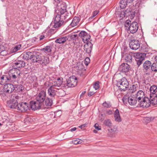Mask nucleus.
Returning a JSON list of instances; mask_svg holds the SVG:
<instances>
[{
    "label": "nucleus",
    "instance_id": "1",
    "mask_svg": "<svg viewBox=\"0 0 157 157\" xmlns=\"http://www.w3.org/2000/svg\"><path fill=\"white\" fill-rule=\"evenodd\" d=\"M33 62L37 63L41 65H46L49 62V58L47 57H45L41 54H36L34 57Z\"/></svg>",
    "mask_w": 157,
    "mask_h": 157
},
{
    "label": "nucleus",
    "instance_id": "2",
    "mask_svg": "<svg viewBox=\"0 0 157 157\" xmlns=\"http://www.w3.org/2000/svg\"><path fill=\"white\" fill-rule=\"evenodd\" d=\"M117 86L121 91H125L128 88L129 83L126 78H123L118 81Z\"/></svg>",
    "mask_w": 157,
    "mask_h": 157
},
{
    "label": "nucleus",
    "instance_id": "3",
    "mask_svg": "<svg viewBox=\"0 0 157 157\" xmlns=\"http://www.w3.org/2000/svg\"><path fill=\"white\" fill-rule=\"evenodd\" d=\"M146 55V53H144L138 52L135 54L134 56L138 66L142 64V61L144 60Z\"/></svg>",
    "mask_w": 157,
    "mask_h": 157
},
{
    "label": "nucleus",
    "instance_id": "4",
    "mask_svg": "<svg viewBox=\"0 0 157 157\" xmlns=\"http://www.w3.org/2000/svg\"><path fill=\"white\" fill-rule=\"evenodd\" d=\"M46 97V92L42 90L41 91L37 96L35 100L37 101L38 102L40 103L43 105H44V101L45 100Z\"/></svg>",
    "mask_w": 157,
    "mask_h": 157
},
{
    "label": "nucleus",
    "instance_id": "5",
    "mask_svg": "<svg viewBox=\"0 0 157 157\" xmlns=\"http://www.w3.org/2000/svg\"><path fill=\"white\" fill-rule=\"evenodd\" d=\"M77 84V79L75 76H72L69 77L67 80V86L68 87H74Z\"/></svg>",
    "mask_w": 157,
    "mask_h": 157
},
{
    "label": "nucleus",
    "instance_id": "6",
    "mask_svg": "<svg viewBox=\"0 0 157 157\" xmlns=\"http://www.w3.org/2000/svg\"><path fill=\"white\" fill-rule=\"evenodd\" d=\"M17 111L19 112H25L29 109L28 103L25 102H22L18 104Z\"/></svg>",
    "mask_w": 157,
    "mask_h": 157
},
{
    "label": "nucleus",
    "instance_id": "7",
    "mask_svg": "<svg viewBox=\"0 0 157 157\" xmlns=\"http://www.w3.org/2000/svg\"><path fill=\"white\" fill-rule=\"evenodd\" d=\"M64 21L61 19L59 14L57 15L55 18L54 27L56 28L61 26L63 24Z\"/></svg>",
    "mask_w": 157,
    "mask_h": 157
},
{
    "label": "nucleus",
    "instance_id": "8",
    "mask_svg": "<svg viewBox=\"0 0 157 157\" xmlns=\"http://www.w3.org/2000/svg\"><path fill=\"white\" fill-rule=\"evenodd\" d=\"M79 36L82 39L84 43L89 42V41L90 38V36L85 31H81L79 33Z\"/></svg>",
    "mask_w": 157,
    "mask_h": 157
},
{
    "label": "nucleus",
    "instance_id": "9",
    "mask_svg": "<svg viewBox=\"0 0 157 157\" xmlns=\"http://www.w3.org/2000/svg\"><path fill=\"white\" fill-rule=\"evenodd\" d=\"M139 102L140 106L144 108L148 107L151 104L149 99L147 97H144L143 101L141 100Z\"/></svg>",
    "mask_w": 157,
    "mask_h": 157
},
{
    "label": "nucleus",
    "instance_id": "10",
    "mask_svg": "<svg viewBox=\"0 0 157 157\" xmlns=\"http://www.w3.org/2000/svg\"><path fill=\"white\" fill-rule=\"evenodd\" d=\"M30 105L32 109L34 110L40 109L41 107L43 105L36 100L31 101L30 103Z\"/></svg>",
    "mask_w": 157,
    "mask_h": 157
},
{
    "label": "nucleus",
    "instance_id": "11",
    "mask_svg": "<svg viewBox=\"0 0 157 157\" xmlns=\"http://www.w3.org/2000/svg\"><path fill=\"white\" fill-rule=\"evenodd\" d=\"M138 29V24L135 21H134L131 23L128 27L130 32L132 33H134L136 32Z\"/></svg>",
    "mask_w": 157,
    "mask_h": 157
},
{
    "label": "nucleus",
    "instance_id": "12",
    "mask_svg": "<svg viewBox=\"0 0 157 157\" xmlns=\"http://www.w3.org/2000/svg\"><path fill=\"white\" fill-rule=\"evenodd\" d=\"M129 45L130 48L133 50H136L140 47L139 41L137 40H132L129 42Z\"/></svg>",
    "mask_w": 157,
    "mask_h": 157
},
{
    "label": "nucleus",
    "instance_id": "13",
    "mask_svg": "<svg viewBox=\"0 0 157 157\" xmlns=\"http://www.w3.org/2000/svg\"><path fill=\"white\" fill-rule=\"evenodd\" d=\"M55 85H52L48 89V94L51 97L54 98L56 95V90H59V88H56L54 87Z\"/></svg>",
    "mask_w": 157,
    "mask_h": 157
},
{
    "label": "nucleus",
    "instance_id": "14",
    "mask_svg": "<svg viewBox=\"0 0 157 157\" xmlns=\"http://www.w3.org/2000/svg\"><path fill=\"white\" fill-rule=\"evenodd\" d=\"M8 106L11 109H14L17 110L18 103L17 100H10L8 101Z\"/></svg>",
    "mask_w": 157,
    "mask_h": 157
},
{
    "label": "nucleus",
    "instance_id": "15",
    "mask_svg": "<svg viewBox=\"0 0 157 157\" xmlns=\"http://www.w3.org/2000/svg\"><path fill=\"white\" fill-rule=\"evenodd\" d=\"M129 66L128 64L123 63L120 66L118 70L120 71L125 73L129 71Z\"/></svg>",
    "mask_w": 157,
    "mask_h": 157
},
{
    "label": "nucleus",
    "instance_id": "16",
    "mask_svg": "<svg viewBox=\"0 0 157 157\" xmlns=\"http://www.w3.org/2000/svg\"><path fill=\"white\" fill-rule=\"evenodd\" d=\"M3 89L5 91L8 93H11L14 90V85L11 84H7L4 86Z\"/></svg>",
    "mask_w": 157,
    "mask_h": 157
},
{
    "label": "nucleus",
    "instance_id": "17",
    "mask_svg": "<svg viewBox=\"0 0 157 157\" xmlns=\"http://www.w3.org/2000/svg\"><path fill=\"white\" fill-rule=\"evenodd\" d=\"M93 44L90 42H86L84 46V50L87 53H90L92 50Z\"/></svg>",
    "mask_w": 157,
    "mask_h": 157
},
{
    "label": "nucleus",
    "instance_id": "18",
    "mask_svg": "<svg viewBox=\"0 0 157 157\" xmlns=\"http://www.w3.org/2000/svg\"><path fill=\"white\" fill-rule=\"evenodd\" d=\"M25 66V63L22 60L17 61L13 64V67L15 68H21Z\"/></svg>",
    "mask_w": 157,
    "mask_h": 157
},
{
    "label": "nucleus",
    "instance_id": "19",
    "mask_svg": "<svg viewBox=\"0 0 157 157\" xmlns=\"http://www.w3.org/2000/svg\"><path fill=\"white\" fill-rule=\"evenodd\" d=\"M144 97H145L144 93L141 90L138 91L136 95V99L139 102L141 101V99H143L144 98Z\"/></svg>",
    "mask_w": 157,
    "mask_h": 157
},
{
    "label": "nucleus",
    "instance_id": "20",
    "mask_svg": "<svg viewBox=\"0 0 157 157\" xmlns=\"http://www.w3.org/2000/svg\"><path fill=\"white\" fill-rule=\"evenodd\" d=\"M137 100L136 95L132 94L131 96L128 97V103L130 105H133L136 104Z\"/></svg>",
    "mask_w": 157,
    "mask_h": 157
},
{
    "label": "nucleus",
    "instance_id": "21",
    "mask_svg": "<svg viewBox=\"0 0 157 157\" xmlns=\"http://www.w3.org/2000/svg\"><path fill=\"white\" fill-rule=\"evenodd\" d=\"M115 121L118 122H120L121 121L122 119L120 115L119 110L118 109H117L114 113Z\"/></svg>",
    "mask_w": 157,
    "mask_h": 157
},
{
    "label": "nucleus",
    "instance_id": "22",
    "mask_svg": "<svg viewBox=\"0 0 157 157\" xmlns=\"http://www.w3.org/2000/svg\"><path fill=\"white\" fill-rule=\"evenodd\" d=\"M150 101L153 105L157 104V95L156 94H150Z\"/></svg>",
    "mask_w": 157,
    "mask_h": 157
},
{
    "label": "nucleus",
    "instance_id": "23",
    "mask_svg": "<svg viewBox=\"0 0 157 157\" xmlns=\"http://www.w3.org/2000/svg\"><path fill=\"white\" fill-rule=\"evenodd\" d=\"M24 58L27 60L31 59L33 62V59H34V57L35 55H34L33 53L30 52H27L25 54H24Z\"/></svg>",
    "mask_w": 157,
    "mask_h": 157
},
{
    "label": "nucleus",
    "instance_id": "24",
    "mask_svg": "<svg viewBox=\"0 0 157 157\" xmlns=\"http://www.w3.org/2000/svg\"><path fill=\"white\" fill-rule=\"evenodd\" d=\"M13 70L10 71L9 73V78L8 81L10 82L15 81L17 77L13 73Z\"/></svg>",
    "mask_w": 157,
    "mask_h": 157
},
{
    "label": "nucleus",
    "instance_id": "25",
    "mask_svg": "<svg viewBox=\"0 0 157 157\" xmlns=\"http://www.w3.org/2000/svg\"><path fill=\"white\" fill-rule=\"evenodd\" d=\"M60 16H61V18L63 20L64 19L67 21L70 18V14L67 12V11L65 12H63V13H59Z\"/></svg>",
    "mask_w": 157,
    "mask_h": 157
},
{
    "label": "nucleus",
    "instance_id": "26",
    "mask_svg": "<svg viewBox=\"0 0 157 157\" xmlns=\"http://www.w3.org/2000/svg\"><path fill=\"white\" fill-rule=\"evenodd\" d=\"M68 39L67 36H64L57 39L55 40V42L59 44H63L68 40Z\"/></svg>",
    "mask_w": 157,
    "mask_h": 157
},
{
    "label": "nucleus",
    "instance_id": "27",
    "mask_svg": "<svg viewBox=\"0 0 157 157\" xmlns=\"http://www.w3.org/2000/svg\"><path fill=\"white\" fill-rule=\"evenodd\" d=\"M8 54L7 51L6 50V48L2 45H0V55L6 56Z\"/></svg>",
    "mask_w": 157,
    "mask_h": 157
},
{
    "label": "nucleus",
    "instance_id": "28",
    "mask_svg": "<svg viewBox=\"0 0 157 157\" xmlns=\"http://www.w3.org/2000/svg\"><path fill=\"white\" fill-rule=\"evenodd\" d=\"M67 6L66 3L62 2L60 5V7L59 8V13H63V12L67 11Z\"/></svg>",
    "mask_w": 157,
    "mask_h": 157
},
{
    "label": "nucleus",
    "instance_id": "29",
    "mask_svg": "<svg viewBox=\"0 0 157 157\" xmlns=\"http://www.w3.org/2000/svg\"><path fill=\"white\" fill-rule=\"evenodd\" d=\"M151 65V63L150 61H146L143 64V67L144 70L147 71L150 68Z\"/></svg>",
    "mask_w": 157,
    "mask_h": 157
},
{
    "label": "nucleus",
    "instance_id": "30",
    "mask_svg": "<svg viewBox=\"0 0 157 157\" xmlns=\"http://www.w3.org/2000/svg\"><path fill=\"white\" fill-rule=\"evenodd\" d=\"M79 21L80 19L78 17H75L73 18L71 25L72 27L75 26L78 24Z\"/></svg>",
    "mask_w": 157,
    "mask_h": 157
},
{
    "label": "nucleus",
    "instance_id": "31",
    "mask_svg": "<svg viewBox=\"0 0 157 157\" xmlns=\"http://www.w3.org/2000/svg\"><path fill=\"white\" fill-rule=\"evenodd\" d=\"M62 83V81L60 78H58L56 81L55 82L54 84L53 85H55L54 87L57 88V87H59Z\"/></svg>",
    "mask_w": 157,
    "mask_h": 157
},
{
    "label": "nucleus",
    "instance_id": "32",
    "mask_svg": "<svg viewBox=\"0 0 157 157\" xmlns=\"http://www.w3.org/2000/svg\"><path fill=\"white\" fill-rule=\"evenodd\" d=\"M132 10L131 9H128L124 11L121 12V14L124 15V17H129L131 14Z\"/></svg>",
    "mask_w": 157,
    "mask_h": 157
},
{
    "label": "nucleus",
    "instance_id": "33",
    "mask_svg": "<svg viewBox=\"0 0 157 157\" xmlns=\"http://www.w3.org/2000/svg\"><path fill=\"white\" fill-rule=\"evenodd\" d=\"M123 58L127 62H130L132 61V56L131 55L128 54H125L123 56Z\"/></svg>",
    "mask_w": 157,
    "mask_h": 157
},
{
    "label": "nucleus",
    "instance_id": "34",
    "mask_svg": "<svg viewBox=\"0 0 157 157\" xmlns=\"http://www.w3.org/2000/svg\"><path fill=\"white\" fill-rule=\"evenodd\" d=\"M44 101L45 105L47 106H50L52 104V100L48 98H45Z\"/></svg>",
    "mask_w": 157,
    "mask_h": 157
},
{
    "label": "nucleus",
    "instance_id": "35",
    "mask_svg": "<svg viewBox=\"0 0 157 157\" xmlns=\"http://www.w3.org/2000/svg\"><path fill=\"white\" fill-rule=\"evenodd\" d=\"M103 124L109 128H111L112 125V123L110 119L105 120L103 122Z\"/></svg>",
    "mask_w": 157,
    "mask_h": 157
},
{
    "label": "nucleus",
    "instance_id": "36",
    "mask_svg": "<svg viewBox=\"0 0 157 157\" xmlns=\"http://www.w3.org/2000/svg\"><path fill=\"white\" fill-rule=\"evenodd\" d=\"M127 1L126 0H121L120 2V7L121 9H124L126 7L127 5Z\"/></svg>",
    "mask_w": 157,
    "mask_h": 157
},
{
    "label": "nucleus",
    "instance_id": "37",
    "mask_svg": "<svg viewBox=\"0 0 157 157\" xmlns=\"http://www.w3.org/2000/svg\"><path fill=\"white\" fill-rule=\"evenodd\" d=\"M21 47V44L16 45L11 48L10 52L12 53H14L17 52L18 50H19L20 49Z\"/></svg>",
    "mask_w": 157,
    "mask_h": 157
},
{
    "label": "nucleus",
    "instance_id": "38",
    "mask_svg": "<svg viewBox=\"0 0 157 157\" xmlns=\"http://www.w3.org/2000/svg\"><path fill=\"white\" fill-rule=\"evenodd\" d=\"M14 87V90L17 92H21L22 90L23 86L21 85H15Z\"/></svg>",
    "mask_w": 157,
    "mask_h": 157
},
{
    "label": "nucleus",
    "instance_id": "39",
    "mask_svg": "<svg viewBox=\"0 0 157 157\" xmlns=\"http://www.w3.org/2000/svg\"><path fill=\"white\" fill-rule=\"evenodd\" d=\"M150 90L151 94H156L157 92V86L155 85H152L150 87Z\"/></svg>",
    "mask_w": 157,
    "mask_h": 157
},
{
    "label": "nucleus",
    "instance_id": "40",
    "mask_svg": "<svg viewBox=\"0 0 157 157\" xmlns=\"http://www.w3.org/2000/svg\"><path fill=\"white\" fill-rule=\"evenodd\" d=\"M68 39V40L70 41L71 40H75L77 38V34H70L67 36Z\"/></svg>",
    "mask_w": 157,
    "mask_h": 157
},
{
    "label": "nucleus",
    "instance_id": "41",
    "mask_svg": "<svg viewBox=\"0 0 157 157\" xmlns=\"http://www.w3.org/2000/svg\"><path fill=\"white\" fill-rule=\"evenodd\" d=\"M141 51L144 52H147L149 51L150 48L147 45H143L141 47Z\"/></svg>",
    "mask_w": 157,
    "mask_h": 157
},
{
    "label": "nucleus",
    "instance_id": "42",
    "mask_svg": "<svg viewBox=\"0 0 157 157\" xmlns=\"http://www.w3.org/2000/svg\"><path fill=\"white\" fill-rule=\"evenodd\" d=\"M9 77L7 75H3L0 78V80L2 82H4L6 81V80L8 81Z\"/></svg>",
    "mask_w": 157,
    "mask_h": 157
},
{
    "label": "nucleus",
    "instance_id": "43",
    "mask_svg": "<svg viewBox=\"0 0 157 157\" xmlns=\"http://www.w3.org/2000/svg\"><path fill=\"white\" fill-rule=\"evenodd\" d=\"M151 68L152 71H157V63H154L151 65Z\"/></svg>",
    "mask_w": 157,
    "mask_h": 157
},
{
    "label": "nucleus",
    "instance_id": "44",
    "mask_svg": "<svg viewBox=\"0 0 157 157\" xmlns=\"http://www.w3.org/2000/svg\"><path fill=\"white\" fill-rule=\"evenodd\" d=\"M83 141L79 139H77L72 141L73 143L75 144H77L82 143Z\"/></svg>",
    "mask_w": 157,
    "mask_h": 157
},
{
    "label": "nucleus",
    "instance_id": "45",
    "mask_svg": "<svg viewBox=\"0 0 157 157\" xmlns=\"http://www.w3.org/2000/svg\"><path fill=\"white\" fill-rule=\"evenodd\" d=\"M102 105L104 107L106 108H109L111 106V105L110 102H107L105 101L102 104Z\"/></svg>",
    "mask_w": 157,
    "mask_h": 157
},
{
    "label": "nucleus",
    "instance_id": "46",
    "mask_svg": "<svg viewBox=\"0 0 157 157\" xmlns=\"http://www.w3.org/2000/svg\"><path fill=\"white\" fill-rule=\"evenodd\" d=\"M43 50L46 53H48L51 52V49L49 46H47L43 49Z\"/></svg>",
    "mask_w": 157,
    "mask_h": 157
},
{
    "label": "nucleus",
    "instance_id": "47",
    "mask_svg": "<svg viewBox=\"0 0 157 157\" xmlns=\"http://www.w3.org/2000/svg\"><path fill=\"white\" fill-rule=\"evenodd\" d=\"M93 87L95 90H98L99 88V82H96L93 85Z\"/></svg>",
    "mask_w": 157,
    "mask_h": 157
},
{
    "label": "nucleus",
    "instance_id": "48",
    "mask_svg": "<svg viewBox=\"0 0 157 157\" xmlns=\"http://www.w3.org/2000/svg\"><path fill=\"white\" fill-rule=\"evenodd\" d=\"M122 100L124 104H127V102H128V98L127 96H124Z\"/></svg>",
    "mask_w": 157,
    "mask_h": 157
},
{
    "label": "nucleus",
    "instance_id": "49",
    "mask_svg": "<svg viewBox=\"0 0 157 157\" xmlns=\"http://www.w3.org/2000/svg\"><path fill=\"white\" fill-rule=\"evenodd\" d=\"M96 129L97 130H101V127L99 126L98 124L96 123L94 125Z\"/></svg>",
    "mask_w": 157,
    "mask_h": 157
},
{
    "label": "nucleus",
    "instance_id": "50",
    "mask_svg": "<svg viewBox=\"0 0 157 157\" xmlns=\"http://www.w3.org/2000/svg\"><path fill=\"white\" fill-rule=\"evenodd\" d=\"M14 71V73L17 77H18L21 73L20 71L19 70H13V71Z\"/></svg>",
    "mask_w": 157,
    "mask_h": 157
},
{
    "label": "nucleus",
    "instance_id": "51",
    "mask_svg": "<svg viewBox=\"0 0 157 157\" xmlns=\"http://www.w3.org/2000/svg\"><path fill=\"white\" fill-rule=\"evenodd\" d=\"M90 58L88 57H86L85 59L84 63L86 66H87L88 65L89 63H90Z\"/></svg>",
    "mask_w": 157,
    "mask_h": 157
},
{
    "label": "nucleus",
    "instance_id": "52",
    "mask_svg": "<svg viewBox=\"0 0 157 157\" xmlns=\"http://www.w3.org/2000/svg\"><path fill=\"white\" fill-rule=\"evenodd\" d=\"M131 21L129 20H126L124 24L125 26L128 28L130 24H131Z\"/></svg>",
    "mask_w": 157,
    "mask_h": 157
},
{
    "label": "nucleus",
    "instance_id": "53",
    "mask_svg": "<svg viewBox=\"0 0 157 157\" xmlns=\"http://www.w3.org/2000/svg\"><path fill=\"white\" fill-rule=\"evenodd\" d=\"M135 13L134 11H133L132 10L131 11V14L129 16L130 18L131 19H133L135 16Z\"/></svg>",
    "mask_w": 157,
    "mask_h": 157
},
{
    "label": "nucleus",
    "instance_id": "54",
    "mask_svg": "<svg viewBox=\"0 0 157 157\" xmlns=\"http://www.w3.org/2000/svg\"><path fill=\"white\" fill-rule=\"evenodd\" d=\"M99 12V11L98 10H95L93 12V15L91 17L93 18Z\"/></svg>",
    "mask_w": 157,
    "mask_h": 157
},
{
    "label": "nucleus",
    "instance_id": "55",
    "mask_svg": "<svg viewBox=\"0 0 157 157\" xmlns=\"http://www.w3.org/2000/svg\"><path fill=\"white\" fill-rule=\"evenodd\" d=\"M111 130L113 132H115L117 130V128L116 126H113V127H111Z\"/></svg>",
    "mask_w": 157,
    "mask_h": 157
},
{
    "label": "nucleus",
    "instance_id": "56",
    "mask_svg": "<svg viewBox=\"0 0 157 157\" xmlns=\"http://www.w3.org/2000/svg\"><path fill=\"white\" fill-rule=\"evenodd\" d=\"M106 113L109 115H111L113 114V111L111 110H108L106 111Z\"/></svg>",
    "mask_w": 157,
    "mask_h": 157
},
{
    "label": "nucleus",
    "instance_id": "57",
    "mask_svg": "<svg viewBox=\"0 0 157 157\" xmlns=\"http://www.w3.org/2000/svg\"><path fill=\"white\" fill-rule=\"evenodd\" d=\"M95 92L93 91H90L88 93V96H91Z\"/></svg>",
    "mask_w": 157,
    "mask_h": 157
},
{
    "label": "nucleus",
    "instance_id": "58",
    "mask_svg": "<svg viewBox=\"0 0 157 157\" xmlns=\"http://www.w3.org/2000/svg\"><path fill=\"white\" fill-rule=\"evenodd\" d=\"M38 38L34 37L31 40L33 42H35L37 41Z\"/></svg>",
    "mask_w": 157,
    "mask_h": 157
},
{
    "label": "nucleus",
    "instance_id": "59",
    "mask_svg": "<svg viewBox=\"0 0 157 157\" xmlns=\"http://www.w3.org/2000/svg\"><path fill=\"white\" fill-rule=\"evenodd\" d=\"M132 88L133 89V90L132 91V92H135L136 90V86L135 85H133L132 86Z\"/></svg>",
    "mask_w": 157,
    "mask_h": 157
},
{
    "label": "nucleus",
    "instance_id": "60",
    "mask_svg": "<svg viewBox=\"0 0 157 157\" xmlns=\"http://www.w3.org/2000/svg\"><path fill=\"white\" fill-rule=\"evenodd\" d=\"M86 124H83L80 126H79V127L81 128H84L86 127Z\"/></svg>",
    "mask_w": 157,
    "mask_h": 157
},
{
    "label": "nucleus",
    "instance_id": "61",
    "mask_svg": "<svg viewBox=\"0 0 157 157\" xmlns=\"http://www.w3.org/2000/svg\"><path fill=\"white\" fill-rule=\"evenodd\" d=\"M44 37L45 36L44 35H41L40 37V40H41L43 39Z\"/></svg>",
    "mask_w": 157,
    "mask_h": 157
},
{
    "label": "nucleus",
    "instance_id": "62",
    "mask_svg": "<svg viewBox=\"0 0 157 157\" xmlns=\"http://www.w3.org/2000/svg\"><path fill=\"white\" fill-rule=\"evenodd\" d=\"M76 129V127H74L73 128H71L70 130V131H71V132H73L75 131Z\"/></svg>",
    "mask_w": 157,
    "mask_h": 157
},
{
    "label": "nucleus",
    "instance_id": "63",
    "mask_svg": "<svg viewBox=\"0 0 157 157\" xmlns=\"http://www.w3.org/2000/svg\"><path fill=\"white\" fill-rule=\"evenodd\" d=\"M85 93H86L85 91H83L82 92L80 96H81V97L83 96L85 94Z\"/></svg>",
    "mask_w": 157,
    "mask_h": 157
},
{
    "label": "nucleus",
    "instance_id": "64",
    "mask_svg": "<svg viewBox=\"0 0 157 157\" xmlns=\"http://www.w3.org/2000/svg\"><path fill=\"white\" fill-rule=\"evenodd\" d=\"M3 94V91L1 88H0V95L2 94Z\"/></svg>",
    "mask_w": 157,
    "mask_h": 157
}]
</instances>
